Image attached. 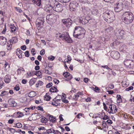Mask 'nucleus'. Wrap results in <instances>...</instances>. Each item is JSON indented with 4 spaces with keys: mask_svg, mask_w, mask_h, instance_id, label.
Listing matches in <instances>:
<instances>
[{
    "mask_svg": "<svg viewBox=\"0 0 134 134\" xmlns=\"http://www.w3.org/2000/svg\"><path fill=\"white\" fill-rule=\"evenodd\" d=\"M55 5L54 6L55 9L54 10L58 12H60L63 10V5L62 4L59 3L57 2H55Z\"/></svg>",
    "mask_w": 134,
    "mask_h": 134,
    "instance_id": "nucleus-6",
    "label": "nucleus"
},
{
    "mask_svg": "<svg viewBox=\"0 0 134 134\" xmlns=\"http://www.w3.org/2000/svg\"><path fill=\"white\" fill-rule=\"evenodd\" d=\"M35 107L34 106L31 107L29 108H25V111L26 112H29L30 110H33L35 109Z\"/></svg>",
    "mask_w": 134,
    "mask_h": 134,
    "instance_id": "nucleus-25",
    "label": "nucleus"
},
{
    "mask_svg": "<svg viewBox=\"0 0 134 134\" xmlns=\"http://www.w3.org/2000/svg\"><path fill=\"white\" fill-rule=\"evenodd\" d=\"M62 101L65 103H68L69 101L66 99H65L64 98L62 100Z\"/></svg>",
    "mask_w": 134,
    "mask_h": 134,
    "instance_id": "nucleus-61",
    "label": "nucleus"
},
{
    "mask_svg": "<svg viewBox=\"0 0 134 134\" xmlns=\"http://www.w3.org/2000/svg\"><path fill=\"white\" fill-rule=\"evenodd\" d=\"M56 118V117H53V116L51 115L49 117V120L52 122H54L55 121Z\"/></svg>",
    "mask_w": 134,
    "mask_h": 134,
    "instance_id": "nucleus-26",
    "label": "nucleus"
},
{
    "mask_svg": "<svg viewBox=\"0 0 134 134\" xmlns=\"http://www.w3.org/2000/svg\"><path fill=\"white\" fill-rule=\"evenodd\" d=\"M64 79L65 80L68 81L72 78L71 76H64Z\"/></svg>",
    "mask_w": 134,
    "mask_h": 134,
    "instance_id": "nucleus-32",
    "label": "nucleus"
},
{
    "mask_svg": "<svg viewBox=\"0 0 134 134\" xmlns=\"http://www.w3.org/2000/svg\"><path fill=\"white\" fill-rule=\"evenodd\" d=\"M115 10L116 12H119L122 10L123 5L122 3H116L115 5Z\"/></svg>",
    "mask_w": 134,
    "mask_h": 134,
    "instance_id": "nucleus-9",
    "label": "nucleus"
},
{
    "mask_svg": "<svg viewBox=\"0 0 134 134\" xmlns=\"http://www.w3.org/2000/svg\"><path fill=\"white\" fill-rule=\"evenodd\" d=\"M31 72H30V74H31ZM32 74H31L32 75L33 74H34L35 75H41V72L39 71H32Z\"/></svg>",
    "mask_w": 134,
    "mask_h": 134,
    "instance_id": "nucleus-23",
    "label": "nucleus"
},
{
    "mask_svg": "<svg viewBox=\"0 0 134 134\" xmlns=\"http://www.w3.org/2000/svg\"><path fill=\"white\" fill-rule=\"evenodd\" d=\"M16 132H21V133L23 134H24L25 133V132L24 131H22L20 129H18L17 131H16Z\"/></svg>",
    "mask_w": 134,
    "mask_h": 134,
    "instance_id": "nucleus-47",
    "label": "nucleus"
},
{
    "mask_svg": "<svg viewBox=\"0 0 134 134\" xmlns=\"http://www.w3.org/2000/svg\"><path fill=\"white\" fill-rule=\"evenodd\" d=\"M53 85V84L52 82H50L48 84H47L46 86V87L47 88H49L50 87L52 86Z\"/></svg>",
    "mask_w": 134,
    "mask_h": 134,
    "instance_id": "nucleus-41",
    "label": "nucleus"
},
{
    "mask_svg": "<svg viewBox=\"0 0 134 134\" xmlns=\"http://www.w3.org/2000/svg\"><path fill=\"white\" fill-rule=\"evenodd\" d=\"M100 115V114L98 113L94 114L93 115V116H92V118H97L99 117V116Z\"/></svg>",
    "mask_w": 134,
    "mask_h": 134,
    "instance_id": "nucleus-39",
    "label": "nucleus"
},
{
    "mask_svg": "<svg viewBox=\"0 0 134 134\" xmlns=\"http://www.w3.org/2000/svg\"><path fill=\"white\" fill-rule=\"evenodd\" d=\"M25 54L26 57H28L30 55L29 52L28 51H26L25 52Z\"/></svg>",
    "mask_w": 134,
    "mask_h": 134,
    "instance_id": "nucleus-46",
    "label": "nucleus"
},
{
    "mask_svg": "<svg viewBox=\"0 0 134 134\" xmlns=\"http://www.w3.org/2000/svg\"><path fill=\"white\" fill-rule=\"evenodd\" d=\"M8 103L12 106L15 107L16 105V103L13 100L10 99L8 101Z\"/></svg>",
    "mask_w": 134,
    "mask_h": 134,
    "instance_id": "nucleus-16",
    "label": "nucleus"
},
{
    "mask_svg": "<svg viewBox=\"0 0 134 134\" xmlns=\"http://www.w3.org/2000/svg\"><path fill=\"white\" fill-rule=\"evenodd\" d=\"M10 81V78H9L8 76H6L5 77L4 81L5 82L7 83L9 82Z\"/></svg>",
    "mask_w": 134,
    "mask_h": 134,
    "instance_id": "nucleus-29",
    "label": "nucleus"
},
{
    "mask_svg": "<svg viewBox=\"0 0 134 134\" xmlns=\"http://www.w3.org/2000/svg\"><path fill=\"white\" fill-rule=\"evenodd\" d=\"M122 86L124 87H126L127 86V84L126 83L125 81H123L122 82Z\"/></svg>",
    "mask_w": 134,
    "mask_h": 134,
    "instance_id": "nucleus-49",
    "label": "nucleus"
},
{
    "mask_svg": "<svg viewBox=\"0 0 134 134\" xmlns=\"http://www.w3.org/2000/svg\"><path fill=\"white\" fill-rule=\"evenodd\" d=\"M106 122L109 125H110L112 123V120H108Z\"/></svg>",
    "mask_w": 134,
    "mask_h": 134,
    "instance_id": "nucleus-54",
    "label": "nucleus"
},
{
    "mask_svg": "<svg viewBox=\"0 0 134 134\" xmlns=\"http://www.w3.org/2000/svg\"><path fill=\"white\" fill-rule=\"evenodd\" d=\"M53 133L54 134H61V133L58 130H54Z\"/></svg>",
    "mask_w": 134,
    "mask_h": 134,
    "instance_id": "nucleus-50",
    "label": "nucleus"
},
{
    "mask_svg": "<svg viewBox=\"0 0 134 134\" xmlns=\"http://www.w3.org/2000/svg\"><path fill=\"white\" fill-rule=\"evenodd\" d=\"M24 114L22 112L18 111L15 112L11 116L15 118H20L24 116Z\"/></svg>",
    "mask_w": 134,
    "mask_h": 134,
    "instance_id": "nucleus-12",
    "label": "nucleus"
},
{
    "mask_svg": "<svg viewBox=\"0 0 134 134\" xmlns=\"http://www.w3.org/2000/svg\"><path fill=\"white\" fill-rule=\"evenodd\" d=\"M117 102L118 103H120L122 102V100L121 96L119 95H118L117 96Z\"/></svg>",
    "mask_w": 134,
    "mask_h": 134,
    "instance_id": "nucleus-28",
    "label": "nucleus"
},
{
    "mask_svg": "<svg viewBox=\"0 0 134 134\" xmlns=\"http://www.w3.org/2000/svg\"><path fill=\"white\" fill-rule=\"evenodd\" d=\"M8 92L7 91H4L2 92L0 96H3L5 94H8Z\"/></svg>",
    "mask_w": 134,
    "mask_h": 134,
    "instance_id": "nucleus-34",
    "label": "nucleus"
},
{
    "mask_svg": "<svg viewBox=\"0 0 134 134\" xmlns=\"http://www.w3.org/2000/svg\"><path fill=\"white\" fill-rule=\"evenodd\" d=\"M104 14L109 19H111L112 20L113 19L114 14L111 12L109 11L108 12L107 11H106L104 13Z\"/></svg>",
    "mask_w": 134,
    "mask_h": 134,
    "instance_id": "nucleus-13",
    "label": "nucleus"
},
{
    "mask_svg": "<svg viewBox=\"0 0 134 134\" xmlns=\"http://www.w3.org/2000/svg\"><path fill=\"white\" fill-rule=\"evenodd\" d=\"M121 18L122 21L125 24H129L132 22L133 16L131 12H126L124 13Z\"/></svg>",
    "mask_w": 134,
    "mask_h": 134,
    "instance_id": "nucleus-1",
    "label": "nucleus"
},
{
    "mask_svg": "<svg viewBox=\"0 0 134 134\" xmlns=\"http://www.w3.org/2000/svg\"><path fill=\"white\" fill-rule=\"evenodd\" d=\"M17 38L16 37H13L12 39L10 40L9 42L10 44L13 43H15L17 42Z\"/></svg>",
    "mask_w": 134,
    "mask_h": 134,
    "instance_id": "nucleus-20",
    "label": "nucleus"
},
{
    "mask_svg": "<svg viewBox=\"0 0 134 134\" xmlns=\"http://www.w3.org/2000/svg\"><path fill=\"white\" fill-rule=\"evenodd\" d=\"M10 29H11V32H13L15 31L16 30V28L15 26L13 25H11L10 27Z\"/></svg>",
    "mask_w": 134,
    "mask_h": 134,
    "instance_id": "nucleus-33",
    "label": "nucleus"
},
{
    "mask_svg": "<svg viewBox=\"0 0 134 134\" xmlns=\"http://www.w3.org/2000/svg\"><path fill=\"white\" fill-rule=\"evenodd\" d=\"M45 7L46 8V9L47 12L49 13H52L53 11L52 10H54V6L52 7L51 4L46 5L45 6Z\"/></svg>",
    "mask_w": 134,
    "mask_h": 134,
    "instance_id": "nucleus-14",
    "label": "nucleus"
},
{
    "mask_svg": "<svg viewBox=\"0 0 134 134\" xmlns=\"http://www.w3.org/2000/svg\"><path fill=\"white\" fill-rule=\"evenodd\" d=\"M15 8L17 11L20 13H21L23 12L22 10L20 8L18 7H15Z\"/></svg>",
    "mask_w": 134,
    "mask_h": 134,
    "instance_id": "nucleus-40",
    "label": "nucleus"
},
{
    "mask_svg": "<svg viewBox=\"0 0 134 134\" xmlns=\"http://www.w3.org/2000/svg\"><path fill=\"white\" fill-rule=\"evenodd\" d=\"M51 97L50 96L46 95L44 97V99L45 100H49L51 99Z\"/></svg>",
    "mask_w": 134,
    "mask_h": 134,
    "instance_id": "nucleus-37",
    "label": "nucleus"
},
{
    "mask_svg": "<svg viewBox=\"0 0 134 134\" xmlns=\"http://www.w3.org/2000/svg\"><path fill=\"white\" fill-rule=\"evenodd\" d=\"M102 67L108 70L110 69V68L108 67L107 65L105 66H102Z\"/></svg>",
    "mask_w": 134,
    "mask_h": 134,
    "instance_id": "nucleus-60",
    "label": "nucleus"
},
{
    "mask_svg": "<svg viewBox=\"0 0 134 134\" xmlns=\"http://www.w3.org/2000/svg\"><path fill=\"white\" fill-rule=\"evenodd\" d=\"M54 130L52 129H48L47 130V132L48 133H53V132Z\"/></svg>",
    "mask_w": 134,
    "mask_h": 134,
    "instance_id": "nucleus-35",
    "label": "nucleus"
},
{
    "mask_svg": "<svg viewBox=\"0 0 134 134\" xmlns=\"http://www.w3.org/2000/svg\"><path fill=\"white\" fill-rule=\"evenodd\" d=\"M65 130L67 131H70V129L69 128V127L68 126H66L65 127Z\"/></svg>",
    "mask_w": 134,
    "mask_h": 134,
    "instance_id": "nucleus-64",
    "label": "nucleus"
},
{
    "mask_svg": "<svg viewBox=\"0 0 134 134\" xmlns=\"http://www.w3.org/2000/svg\"><path fill=\"white\" fill-rule=\"evenodd\" d=\"M85 31L84 28L80 26H76L73 35L76 38H82L84 37Z\"/></svg>",
    "mask_w": 134,
    "mask_h": 134,
    "instance_id": "nucleus-2",
    "label": "nucleus"
},
{
    "mask_svg": "<svg viewBox=\"0 0 134 134\" xmlns=\"http://www.w3.org/2000/svg\"><path fill=\"white\" fill-rule=\"evenodd\" d=\"M109 88L111 89H113L114 88V85L113 84H110L108 85Z\"/></svg>",
    "mask_w": 134,
    "mask_h": 134,
    "instance_id": "nucleus-55",
    "label": "nucleus"
},
{
    "mask_svg": "<svg viewBox=\"0 0 134 134\" xmlns=\"http://www.w3.org/2000/svg\"><path fill=\"white\" fill-rule=\"evenodd\" d=\"M37 109L38 110H40L42 111H43V108L41 107L38 106L37 107Z\"/></svg>",
    "mask_w": 134,
    "mask_h": 134,
    "instance_id": "nucleus-58",
    "label": "nucleus"
},
{
    "mask_svg": "<svg viewBox=\"0 0 134 134\" xmlns=\"http://www.w3.org/2000/svg\"><path fill=\"white\" fill-rule=\"evenodd\" d=\"M81 94V92H78L76 93L75 94V95L76 96V97L77 98V99H78L80 95Z\"/></svg>",
    "mask_w": 134,
    "mask_h": 134,
    "instance_id": "nucleus-52",
    "label": "nucleus"
},
{
    "mask_svg": "<svg viewBox=\"0 0 134 134\" xmlns=\"http://www.w3.org/2000/svg\"><path fill=\"white\" fill-rule=\"evenodd\" d=\"M22 53H23V52L22 51L21 52H16V55L18 56L19 58H20L22 57Z\"/></svg>",
    "mask_w": 134,
    "mask_h": 134,
    "instance_id": "nucleus-30",
    "label": "nucleus"
},
{
    "mask_svg": "<svg viewBox=\"0 0 134 134\" xmlns=\"http://www.w3.org/2000/svg\"><path fill=\"white\" fill-rule=\"evenodd\" d=\"M62 116V114H60L59 116V118L60 120V121H63L64 120V119L63 118Z\"/></svg>",
    "mask_w": 134,
    "mask_h": 134,
    "instance_id": "nucleus-59",
    "label": "nucleus"
},
{
    "mask_svg": "<svg viewBox=\"0 0 134 134\" xmlns=\"http://www.w3.org/2000/svg\"><path fill=\"white\" fill-rule=\"evenodd\" d=\"M46 79L48 80H51L52 79V77L50 76H46Z\"/></svg>",
    "mask_w": 134,
    "mask_h": 134,
    "instance_id": "nucleus-62",
    "label": "nucleus"
},
{
    "mask_svg": "<svg viewBox=\"0 0 134 134\" xmlns=\"http://www.w3.org/2000/svg\"><path fill=\"white\" fill-rule=\"evenodd\" d=\"M49 91L52 92H56L58 91L55 87H53L50 89Z\"/></svg>",
    "mask_w": 134,
    "mask_h": 134,
    "instance_id": "nucleus-24",
    "label": "nucleus"
},
{
    "mask_svg": "<svg viewBox=\"0 0 134 134\" xmlns=\"http://www.w3.org/2000/svg\"><path fill=\"white\" fill-rule=\"evenodd\" d=\"M8 130H9L11 132H16L15 130L13 128H8Z\"/></svg>",
    "mask_w": 134,
    "mask_h": 134,
    "instance_id": "nucleus-42",
    "label": "nucleus"
},
{
    "mask_svg": "<svg viewBox=\"0 0 134 134\" xmlns=\"http://www.w3.org/2000/svg\"><path fill=\"white\" fill-rule=\"evenodd\" d=\"M41 121L42 122L46 123L47 122V119L45 117L42 118L41 119Z\"/></svg>",
    "mask_w": 134,
    "mask_h": 134,
    "instance_id": "nucleus-38",
    "label": "nucleus"
},
{
    "mask_svg": "<svg viewBox=\"0 0 134 134\" xmlns=\"http://www.w3.org/2000/svg\"><path fill=\"white\" fill-rule=\"evenodd\" d=\"M70 97L71 98H72L74 100H77V98L76 97V96L74 95V96L72 97L71 96H70Z\"/></svg>",
    "mask_w": 134,
    "mask_h": 134,
    "instance_id": "nucleus-53",
    "label": "nucleus"
},
{
    "mask_svg": "<svg viewBox=\"0 0 134 134\" xmlns=\"http://www.w3.org/2000/svg\"><path fill=\"white\" fill-rule=\"evenodd\" d=\"M62 22L67 27H69L72 24V21L71 19L68 18L66 19H63L62 20Z\"/></svg>",
    "mask_w": 134,
    "mask_h": 134,
    "instance_id": "nucleus-8",
    "label": "nucleus"
},
{
    "mask_svg": "<svg viewBox=\"0 0 134 134\" xmlns=\"http://www.w3.org/2000/svg\"><path fill=\"white\" fill-rule=\"evenodd\" d=\"M14 89L16 91H18L20 90V87L19 86H18V85H17L16 86L14 87Z\"/></svg>",
    "mask_w": 134,
    "mask_h": 134,
    "instance_id": "nucleus-44",
    "label": "nucleus"
},
{
    "mask_svg": "<svg viewBox=\"0 0 134 134\" xmlns=\"http://www.w3.org/2000/svg\"><path fill=\"white\" fill-rule=\"evenodd\" d=\"M36 95V93L35 92H31L28 93V96L30 97H33Z\"/></svg>",
    "mask_w": 134,
    "mask_h": 134,
    "instance_id": "nucleus-22",
    "label": "nucleus"
},
{
    "mask_svg": "<svg viewBox=\"0 0 134 134\" xmlns=\"http://www.w3.org/2000/svg\"><path fill=\"white\" fill-rule=\"evenodd\" d=\"M14 120L13 119H10L8 121V123L9 124H12L13 123Z\"/></svg>",
    "mask_w": 134,
    "mask_h": 134,
    "instance_id": "nucleus-45",
    "label": "nucleus"
},
{
    "mask_svg": "<svg viewBox=\"0 0 134 134\" xmlns=\"http://www.w3.org/2000/svg\"><path fill=\"white\" fill-rule=\"evenodd\" d=\"M45 53V50L44 49H42L40 52V54L41 55H43Z\"/></svg>",
    "mask_w": 134,
    "mask_h": 134,
    "instance_id": "nucleus-51",
    "label": "nucleus"
},
{
    "mask_svg": "<svg viewBox=\"0 0 134 134\" xmlns=\"http://www.w3.org/2000/svg\"><path fill=\"white\" fill-rule=\"evenodd\" d=\"M54 15L52 14H49V15H48L46 17V19H48V20L50 21H52V19L54 18Z\"/></svg>",
    "mask_w": 134,
    "mask_h": 134,
    "instance_id": "nucleus-27",
    "label": "nucleus"
},
{
    "mask_svg": "<svg viewBox=\"0 0 134 134\" xmlns=\"http://www.w3.org/2000/svg\"><path fill=\"white\" fill-rule=\"evenodd\" d=\"M32 2L38 6H40L41 4V0H33Z\"/></svg>",
    "mask_w": 134,
    "mask_h": 134,
    "instance_id": "nucleus-21",
    "label": "nucleus"
},
{
    "mask_svg": "<svg viewBox=\"0 0 134 134\" xmlns=\"http://www.w3.org/2000/svg\"><path fill=\"white\" fill-rule=\"evenodd\" d=\"M1 106L3 107L7 108L8 107V104H6L3 103H1Z\"/></svg>",
    "mask_w": 134,
    "mask_h": 134,
    "instance_id": "nucleus-36",
    "label": "nucleus"
},
{
    "mask_svg": "<svg viewBox=\"0 0 134 134\" xmlns=\"http://www.w3.org/2000/svg\"><path fill=\"white\" fill-rule=\"evenodd\" d=\"M0 25H1L3 24L4 19L3 18H0Z\"/></svg>",
    "mask_w": 134,
    "mask_h": 134,
    "instance_id": "nucleus-48",
    "label": "nucleus"
},
{
    "mask_svg": "<svg viewBox=\"0 0 134 134\" xmlns=\"http://www.w3.org/2000/svg\"><path fill=\"white\" fill-rule=\"evenodd\" d=\"M37 79V78H34L31 79L29 82L30 85L32 86L34 84L36 81Z\"/></svg>",
    "mask_w": 134,
    "mask_h": 134,
    "instance_id": "nucleus-19",
    "label": "nucleus"
},
{
    "mask_svg": "<svg viewBox=\"0 0 134 134\" xmlns=\"http://www.w3.org/2000/svg\"><path fill=\"white\" fill-rule=\"evenodd\" d=\"M44 22V17H41L38 18L36 20V24L38 27L41 28L43 26V24Z\"/></svg>",
    "mask_w": 134,
    "mask_h": 134,
    "instance_id": "nucleus-5",
    "label": "nucleus"
},
{
    "mask_svg": "<svg viewBox=\"0 0 134 134\" xmlns=\"http://www.w3.org/2000/svg\"><path fill=\"white\" fill-rule=\"evenodd\" d=\"M21 48L23 50H25L26 49V46L25 45L22 46L21 47Z\"/></svg>",
    "mask_w": 134,
    "mask_h": 134,
    "instance_id": "nucleus-57",
    "label": "nucleus"
},
{
    "mask_svg": "<svg viewBox=\"0 0 134 134\" xmlns=\"http://www.w3.org/2000/svg\"><path fill=\"white\" fill-rule=\"evenodd\" d=\"M51 58H50V57H49L48 58V59L49 60H53L55 58L53 56H51Z\"/></svg>",
    "mask_w": 134,
    "mask_h": 134,
    "instance_id": "nucleus-56",
    "label": "nucleus"
},
{
    "mask_svg": "<svg viewBox=\"0 0 134 134\" xmlns=\"http://www.w3.org/2000/svg\"><path fill=\"white\" fill-rule=\"evenodd\" d=\"M91 19L89 16H83L79 19V22L83 25H85L87 23L88 21Z\"/></svg>",
    "mask_w": 134,
    "mask_h": 134,
    "instance_id": "nucleus-7",
    "label": "nucleus"
},
{
    "mask_svg": "<svg viewBox=\"0 0 134 134\" xmlns=\"http://www.w3.org/2000/svg\"><path fill=\"white\" fill-rule=\"evenodd\" d=\"M66 35L63 34H59L57 35V37H58L60 38H62L63 40H65L68 43H72V40L70 37L69 35L66 33Z\"/></svg>",
    "mask_w": 134,
    "mask_h": 134,
    "instance_id": "nucleus-3",
    "label": "nucleus"
},
{
    "mask_svg": "<svg viewBox=\"0 0 134 134\" xmlns=\"http://www.w3.org/2000/svg\"><path fill=\"white\" fill-rule=\"evenodd\" d=\"M69 7L70 10L71 11H73L76 9V5L73 3H70L69 5Z\"/></svg>",
    "mask_w": 134,
    "mask_h": 134,
    "instance_id": "nucleus-18",
    "label": "nucleus"
},
{
    "mask_svg": "<svg viewBox=\"0 0 134 134\" xmlns=\"http://www.w3.org/2000/svg\"><path fill=\"white\" fill-rule=\"evenodd\" d=\"M112 57L115 59H118L120 57V54L118 52L113 51L111 53Z\"/></svg>",
    "mask_w": 134,
    "mask_h": 134,
    "instance_id": "nucleus-11",
    "label": "nucleus"
},
{
    "mask_svg": "<svg viewBox=\"0 0 134 134\" xmlns=\"http://www.w3.org/2000/svg\"><path fill=\"white\" fill-rule=\"evenodd\" d=\"M109 108L110 109V111H109V110H108V112L109 113L114 114L117 111V109L116 108V106L114 105L111 104L109 105Z\"/></svg>",
    "mask_w": 134,
    "mask_h": 134,
    "instance_id": "nucleus-10",
    "label": "nucleus"
},
{
    "mask_svg": "<svg viewBox=\"0 0 134 134\" xmlns=\"http://www.w3.org/2000/svg\"><path fill=\"white\" fill-rule=\"evenodd\" d=\"M124 64L127 68H132L134 67L133 61L130 59H125L124 62Z\"/></svg>",
    "mask_w": 134,
    "mask_h": 134,
    "instance_id": "nucleus-4",
    "label": "nucleus"
},
{
    "mask_svg": "<svg viewBox=\"0 0 134 134\" xmlns=\"http://www.w3.org/2000/svg\"><path fill=\"white\" fill-rule=\"evenodd\" d=\"M15 127H17L20 128L22 127V124L19 122L17 123L15 125Z\"/></svg>",
    "mask_w": 134,
    "mask_h": 134,
    "instance_id": "nucleus-31",
    "label": "nucleus"
},
{
    "mask_svg": "<svg viewBox=\"0 0 134 134\" xmlns=\"http://www.w3.org/2000/svg\"><path fill=\"white\" fill-rule=\"evenodd\" d=\"M88 80L89 79L87 78H85L83 79L84 81L86 83L88 82Z\"/></svg>",
    "mask_w": 134,
    "mask_h": 134,
    "instance_id": "nucleus-63",
    "label": "nucleus"
},
{
    "mask_svg": "<svg viewBox=\"0 0 134 134\" xmlns=\"http://www.w3.org/2000/svg\"><path fill=\"white\" fill-rule=\"evenodd\" d=\"M133 87L132 86H131L129 87L126 89L125 90L127 91H129L131 90H133Z\"/></svg>",
    "mask_w": 134,
    "mask_h": 134,
    "instance_id": "nucleus-43",
    "label": "nucleus"
},
{
    "mask_svg": "<svg viewBox=\"0 0 134 134\" xmlns=\"http://www.w3.org/2000/svg\"><path fill=\"white\" fill-rule=\"evenodd\" d=\"M6 38L3 36H0V44L2 46L5 45L7 43Z\"/></svg>",
    "mask_w": 134,
    "mask_h": 134,
    "instance_id": "nucleus-15",
    "label": "nucleus"
},
{
    "mask_svg": "<svg viewBox=\"0 0 134 134\" xmlns=\"http://www.w3.org/2000/svg\"><path fill=\"white\" fill-rule=\"evenodd\" d=\"M117 36L122 37L124 33V31L123 30H119L116 32Z\"/></svg>",
    "mask_w": 134,
    "mask_h": 134,
    "instance_id": "nucleus-17",
    "label": "nucleus"
}]
</instances>
